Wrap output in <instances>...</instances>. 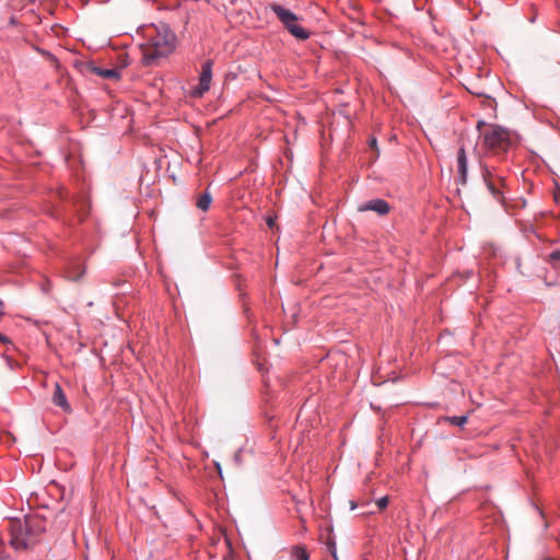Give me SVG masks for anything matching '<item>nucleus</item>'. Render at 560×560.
I'll return each instance as SVG.
<instances>
[{"label":"nucleus","instance_id":"obj_4","mask_svg":"<svg viewBox=\"0 0 560 560\" xmlns=\"http://www.w3.org/2000/svg\"><path fill=\"white\" fill-rule=\"evenodd\" d=\"M212 79V61L208 60L202 65L201 73L199 78V84L194 90L195 96H202L205 92L210 89V83Z\"/></svg>","mask_w":560,"mask_h":560},{"label":"nucleus","instance_id":"obj_23","mask_svg":"<svg viewBox=\"0 0 560 560\" xmlns=\"http://www.w3.org/2000/svg\"><path fill=\"white\" fill-rule=\"evenodd\" d=\"M5 436H7L8 439H10V438H11V434H10V433H5Z\"/></svg>","mask_w":560,"mask_h":560},{"label":"nucleus","instance_id":"obj_6","mask_svg":"<svg viewBox=\"0 0 560 560\" xmlns=\"http://www.w3.org/2000/svg\"><path fill=\"white\" fill-rule=\"evenodd\" d=\"M390 207L388 202L383 199H373L359 207V211H375L380 215H385L389 212Z\"/></svg>","mask_w":560,"mask_h":560},{"label":"nucleus","instance_id":"obj_5","mask_svg":"<svg viewBox=\"0 0 560 560\" xmlns=\"http://www.w3.org/2000/svg\"><path fill=\"white\" fill-rule=\"evenodd\" d=\"M481 176L483 178V182H485L489 192L493 196V198L497 199L498 201H502L503 192L500 189V187L497 185L493 172L488 166H482Z\"/></svg>","mask_w":560,"mask_h":560},{"label":"nucleus","instance_id":"obj_18","mask_svg":"<svg viewBox=\"0 0 560 560\" xmlns=\"http://www.w3.org/2000/svg\"><path fill=\"white\" fill-rule=\"evenodd\" d=\"M494 179H495V182H497V185H498V186L500 187V189L502 190V188H503V187H504V185H505V180H504V178H503L502 176H500V175L494 174Z\"/></svg>","mask_w":560,"mask_h":560},{"label":"nucleus","instance_id":"obj_3","mask_svg":"<svg viewBox=\"0 0 560 560\" xmlns=\"http://www.w3.org/2000/svg\"><path fill=\"white\" fill-rule=\"evenodd\" d=\"M269 8L292 36L301 40L310 37L311 33L299 24V16L292 11L278 3H270Z\"/></svg>","mask_w":560,"mask_h":560},{"label":"nucleus","instance_id":"obj_17","mask_svg":"<svg viewBox=\"0 0 560 560\" xmlns=\"http://www.w3.org/2000/svg\"><path fill=\"white\" fill-rule=\"evenodd\" d=\"M560 260V250H553L552 253H550L549 255V261L551 264H556L557 261Z\"/></svg>","mask_w":560,"mask_h":560},{"label":"nucleus","instance_id":"obj_11","mask_svg":"<svg viewBox=\"0 0 560 560\" xmlns=\"http://www.w3.org/2000/svg\"><path fill=\"white\" fill-rule=\"evenodd\" d=\"M212 202V196L209 191H205L201 195L198 196L196 201V207L200 209L201 211L209 210Z\"/></svg>","mask_w":560,"mask_h":560},{"label":"nucleus","instance_id":"obj_22","mask_svg":"<svg viewBox=\"0 0 560 560\" xmlns=\"http://www.w3.org/2000/svg\"><path fill=\"white\" fill-rule=\"evenodd\" d=\"M2 308H3V303H2V301L0 300V317H1V316H2V314H3V310H2Z\"/></svg>","mask_w":560,"mask_h":560},{"label":"nucleus","instance_id":"obj_7","mask_svg":"<svg viewBox=\"0 0 560 560\" xmlns=\"http://www.w3.org/2000/svg\"><path fill=\"white\" fill-rule=\"evenodd\" d=\"M51 401L67 413H70L72 411L71 406L66 397V394L58 383L55 384Z\"/></svg>","mask_w":560,"mask_h":560},{"label":"nucleus","instance_id":"obj_16","mask_svg":"<svg viewBox=\"0 0 560 560\" xmlns=\"http://www.w3.org/2000/svg\"><path fill=\"white\" fill-rule=\"evenodd\" d=\"M388 502H389L388 497H383V498L378 499L375 502V504L377 505V508L380 510H384L388 505Z\"/></svg>","mask_w":560,"mask_h":560},{"label":"nucleus","instance_id":"obj_9","mask_svg":"<svg viewBox=\"0 0 560 560\" xmlns=\"http://www.w3.org/2000/svg\"><path fill=\"white\" fill-rule=\"evenodd\" d=\"M11 546L16 550H25L28 547L27 538L22 532V525H19V529H13L12 538L10 541Z\"/></svg>","mask_w":560,"mask_h":560},{"label":"nucleus","instance_id":"obj_13","mask_svg":"<svg viewBox=\"0 0 560 560\" xmlns=\"http://www.w3.org/2000/svg\"><path fill=\"white\" fill-rule=\"evenodd\" d=\"M467 416H454V417H443L441 421L447 422L452 425L463 427L467 423Z\"/></svg>","mask_w":560,"mask_h":560},{"label":"nucleus","instance_id":"obj_20","mask_svg":"<svg viewBox=\"0 0 560 560\" xmlns=\"http://www.w3.org/2000/svg\"><path fill=\"white\" fill-rule=\"evenodd\" d=\"M0 342H3V343L9 342L8 337H5L4 335H2L1 332H0Z\"/></svg>","mask_w":560,"mask_h":560},{"label":"nucleus","instance_id":"obj_2","mask_svg":"<svg viewBox=\"0 0 560 560\" xmlns=\"http://www.w3.org/2000/svg\"><path fill=\"white\" fill-rule=\"evenodd\" d=\"M477 129L481 132L485 147L493 154L505 153L512 145L511 132L501 126L487 125L480 120Z\"/></svg>","mask_w":560,"mask_h":560},{"label":"nucleus","instance_id":"obj_19","mask_svg":"<svg viewBox=\"0 0 560 560\" xmlns=\"http://www.w3.org/2000/svg\"><path fill=\"white\" fill-rule=\"evenodd\" d=\"M266 222H267V225H268L269 228H271V229H272V228L275 226V224H276V223H275V219H273V218H271V217H269V218L267 219V221H266Z\"/></svg>","mask_w":560,"mask_h":560},{"label":"nucleus","instance_id":"obj_8","mask_svg":"<svg viewBox=\"0 0 560 560\" xmlns=\"http://www.w3.org/2000/svg\"><path fill=\"white\" fill-rule=\"evenodd\" d=\"M457 171L459 183L465 185L467 183V156L463 147L457 152Z\"/></svg>","mask_w":560,"mask_h":560},{"label":"nucleus","instance_id":"obj_10","mask_svg":"<svg viewBox=\"0 0 560 560\" xmlns=\"http://www.w3.org/2000/svg\"><path fill=\"white\" fill-rule=\"evenodd\" d=\"M92 72L95 74L109 80H117L120 77V73L117 69H102L100 67H93Z\"/></svg>","mask_w":560,"mask_h":560},{"label":"nucleus","instance_id":"obj_1","mask_svg":"<svg viewBox=\"0 0 560 560\" xmlns=\"http://www.w3.org/2000/svg\"><path fill=\"white\" fill-rule=\"evenodd\" d=\"M176 47V35L165 23L153 26L147 32V42L141 45L142 61L152 66L158 60L168 57Z\"/></svg>","mask_w":560,"mask_h":560},{"label":"nucleus","instance_id":"obj_21","mask_svg":"<svg viewBox=\"0 0 560 560\" xmlns=\"http://www.w3.org/2000/svg\"><path fill=\"white\" fill-rule=\"evenodd\" d=\"M370 144H371L372 148H375L376 147V139L375 138L371 139Z\"/></svg>","mask_w":560,"mask_h":560},{"label":"nucleus","instance_id":"obj_14","mask_svg":"<svg viewBox=\"0 0 560 560\" xmlns=\"http://www.w3.org/2000/svg\"><path fill=\"white\" fill-rule=\"evenodd\" d=\"M326 546H327L328 552L334 558V560H338L336 542L334 540L329 539L327 541Z\"/></svg>","mask_w":560,"mask_h":560},{"label":"nucleus","instance_id":"obj_12","mask_svg":"<svg viewBox=\"0 0 560 560\" xmlns=\"http://www.w3.org/2000/svg\"><path fill=\"white\" fill-rule=\"evenodd\" d=\"M83 273L84 267L79 262H74L68 268L67 278L72 281H78L83 276Z\"/></svg>","mask_w":560,"mask_h":560},{"label":"nucleus","instance_id":"obj_15","mask_svg":"<svg viewBox=\"0 0 560 560\" xmlns=\"http://www.w3.org/2000/svg\"><path fill=\"white\" fill-rule=\"evenodd\" d=\"M296 560H308V555L304 548H296L295 550Z\"/></svg>","mask_w":560,"mask_h":560}]
</instances>
